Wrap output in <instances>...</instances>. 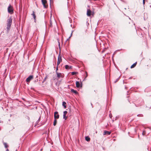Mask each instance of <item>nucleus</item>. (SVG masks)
<instances>
[{"label": "nucleus", "mask_w": 151, "mask_h": 151, "mask_svg": "<svg viewBox=\"0 0 151 151\" xmlns=\"http://www.w3.org/2000/svg\"><path fill=\"white\" fill-rule=\"evenodd\" d=\"M58 45L59 47L60 48V43L59 42H58ZM60 52H59V54L58 56V61L57 63V66H58L60 64V63L62 61V57L61 56H60Z\"/></svg>", "instance_id": "f03ea898"}, {"label": "nucleus", "mask_w": 151, "mask_h": 151, "mask_svg": "<svg viewBox=\"0 0 151 151\" xmlns=\"http://www.w3.org/2000/svg\"><path fill=\"white\" fill-rule=\"evenodd\" d=\"M7 10L8 12L11 14H12L13 13V8L12 6L9 4L7 8Z\"/></svg>", "instance_id": "7ed1b4c3"}, {"label": "nucleus", "mask_w": 151, "mask_h": 151, "mask_svg": "<svg viewBox=\"0 0 151 151\" xmlns=\"http://www.w3.org/2000/svg\"><path fill=\"white\" fill-rule=\"evenodd\" d=\"M91 105L92 106V108H93V105H92V104L91 103Z\"/></svg>", "instance_id": "58836bf2"}, {"label": "nucleus", "mask_w": 151, "mask_h": 151, "mask_svg": "<svg viewBox=\"0 0 151 151\" xmlns=\"http://www.w3.org/2000/svg\"><path fill=\"white\" fill-rule=\"evenodd\" d=\"M137 116H143V115L142 114H138L137 115Z\"/></svg>", "instance_id": "cd10ccee"}, {"label": "nucleus", "mask_w": 151, "mask_h": 151, "mask_svg": "<svg viewBox=\"0 0 151 151\" xmlns=\"http://www.w3.org/2000/svg\"><path fill=\"white\" fill-rule=\"evenodd\" d=\"M31 90H33V91H35V88H34L31 87Z\"/></svg>", "instance_id": "c9c22d12"}, {"label": "nucleus", "mask_w": 151, "mask_h": 151, "mask_svg": "<svg viewBox=\"0 0 151 151\" xmlns=\"http://www.w3.org/2000/svg\"><path fill=\"white\" fill-rule=\"evenodd\" d=\"M33 78V76L30 75L27 78L26 81L27 82L29 83Z\"/></svg>", "instance_id": "423d86ee"}, {"label": "nucleus", "mask_w": 151, "mask_h": 151, "mask_svg": "<svg viewBox=\"0 0 151 151\" xmlns=\"http://www.w3.org/2000/svg\"><path fill=\"white\" fill-rule=\"evenodd\" d=\"M119 117V116H117L115 118V120H116L117 119H118Z\"/></svg>", "instance_id": "2f4dec72"}, {"label": "nucleus", "mask_w": 151, "mask_h": 151, "mask_svg": "<svg viewBox=\"0 0 151 151\" xmlns=\"http://www.w3.org/2000/svg\"><path fill=\"white\" fill-rule=\"evenodd\" d=\"M38 77V76H37L36 77V78H37Z\"/></svg>", "instance_id": "de8ad7c7"}, {"label": "nucleus", "mask_w": 151, "mask_h": 151, "mask_svg": "<svg viewBox=\"0 0 151 151\" xmlns=\"http://www.w3.org/2000/svg\"><path fill=\"white\" fill-rule=\"evenodd\" d=\"M66 103L65 101H63L62 102V105L64 107V108L65 109L66 108Z\"/></svg>", "instance_id": "dca6fc26"}, {"label": "nucleus", "mask_w": 151, "mask_h": 151, "mask_svg": "<svg viewBox=\"0 0 151 151\" xmlns=\"http://www.w3.org/2000/svg\"><path fill=\"white\" fill-rule=\"evenodd\" d=\"M92 14V11L90 9H87V12L86 14L88 17H90Z\"/></svg>", "instance_id": "1a4fd4ad"}, {"label": "nucleus", "mask_w": 151, "mask_h": 151, "mask_svg": "<svg viewBox=\"0 0 151 151\" xmlns=\"http://www.w3.org/2000/svg\"><path fill=\"white\" fill-rule=\"evenodd\" d=\"M63 116V119H64L65 120H66L67 118V116Z\"/></svg>", "instance_id": "393cba45"}, {"label": "nucleus", "mask_w": 151, "mask_h": 151, "mask_svg": "<svg viewBox=\"0 0 151 151\" xmlns=\"http://www.w3.org/2000/svg\"><path fill=\"white\" fill-rule=\"evenodd\" d=\"M50 7H51V3H52V2H53V1H52V0H50Z\"/></svg>", "instance_id": "72a5a7b5"}, {"label": "nucleus", "mask_w": 151, "mask_h": 151, "mask_svg": "<svg viewBox=\"0 0 151 151\" xmlns=\"http://www.w3.org/2000/svg\"><path fill=\"white\" fill-rule=\"evenodd\" d=\"M71 91L74 93L76 94H78V91L76 90H74L73 89H71Z\"/></svg>", "instance_id": "f8f14e48"}, {"label": "nucleus", "mask_w": 151, "mask_h": 151, "mask_svg": "<svg viewBox=\"0 0 151 151\" xmlns=\"http://www.w3.org/2000/svg\"><path fill=\"white\" fill-rule=\"evenodd\" d=\"M50 27H52V22L50 20Z\"/></svg>", "instance_id": "f704fd0d"}, {"label": "nucleus", "mask_w": 151, "mask_h": 151, "mask_svg": "<svg viewBox=\"0 0 151 151\" xmlns=\"http://www.w3.org/2000/svg\"><path fill=\"white\" fill-rule=\"evenodd\" d=\"M40 118H41V116H40V117H39V118H38V120L36 121V124H38V123L39 122H40Z\"/></svg>", "instance_id": "412c9836"}, {"label": "nucleus", "mask_w": 151, "mask_h": 151, "mask_svg": "<svg viewBox=\"0 0 151 151\" xmlns=\"http://www.w3.org/2000/svg\"><path fill=\"white\" fill-rule=\"evenodd\" d=\"M120 77V76L117 79H116V81H114V83H116L118 81Z\"/></svg>", "instance_id": "5701e85b"}, {"label": "nucleus", "mask_w": 151, "mask_h": 151, "mask_svg": "<svg viewBox=\"0 0 151 151\" xmlns=\"http://www.w3.org/2000/svg\"><path fill=\"white\" fill-rule=\"evenodd\" d=\"M145 133H146L145 131V130H143L142 132V135L143 136H144L145 135Z\"/></svg>", "instance_id": "b1692460"}, {"label": "nucleus", "mask_w": 151, "mask_h": 151, "mask_svg": "<svg viewBox=\"0 0 151 151\" xmlns=\"http://www.w3.org/2000/svg\"><path fill=\"white\" fill-rule=\"evenodd\" d=\"M57 122V121L56 119H54V122H53V125L54 126H55L56 125Z\"/></svg>", "instance_id": "6ab92c4d"}, {"label": "nucleus", "mask_w": 151, "mask_h": 151, "mask_svg": "<svg viewBox=\"0 0 151 151\" xmlns=\"http://www.w3.org/2000/svg\"><path fill=\"white\" fill-rule=\"evenodd\" d=\"M128 93H129V91H127V95H128Z\"/></svg>", "instance_id": "37998d69"}, {"label": "nucleus", "mask_w": 151, "mask_h": 151, "mask_svg": "<svg viewBox=\"0 0 151 151\" xmlns=\"http://www.w3.org/2000/svg\"><path fill=\"white\" fill-rule=\"evenodd\" d=\"M113 140L114 141H115V140H116V139H113Z\"/></svg>", "instance_id": "a19ab883"}, {"label": "nucleus", "mask_w": 151, "mask_h": 151, "mask_svg": "<svg viewBox=\"0 0 151 151\" xmlns=\"http://www.w3.org/2000/svg\"><path fill=\"white\" fill-rule=\"evenodd\" d=\"M85 139V140L87 142H89L90 140V137L88 136L86 137Z\"/></svg>", "instance_id": "4468645a"}, {"label": "nucleus", "mask_w": 151, "mask_h": 151, "mask_svg": "<svg viewBox=\"0 0 151 151\" xmlns=\"http://www.w3.org/2000/svg\"><path fill=\"white\" fill-rule=\"evenodd\" d=\"M127 87H126V86H125V89H127Z\"/></svg>", "instance_id": "4c0bfd02"}, {"label": "nucleus", "mask_w": 151, "mask_h": 151, "mask_svg": "<svg viewBox=\"0 0 151 151\" xmlns=\"http://www.w3.org/2000/svg\"><path fill=\"white\" fill-rule=\"evenodd\" d=\"M128 101H129V102L130 103H130V101H129V99H128Z\"/></svg>", "instance_id": "79ce46f5"}, {"label": "nucleus", "mask_w": 151, "mask_h": 151, "mask_svg": "<svg viewBox=\"0 0 151 151\" xmlns=\"http://www.w3.org/2000/svg\"><path fill=\"white\" fill-rule=\"evenodd\" d=\"M138 137L139 138V135H138Z\"/></svg>", "instance_id": "09e8293b"}, {"label": "nucleus", "mask_w": 151, "mask_h": 151, "mask_svg": "<svg viewBox=\"0 0 151 151\" xmlns=\"http://www.w3.org/2000/svg\"><path fill=\"white\" fill-rule=\"evenodd\" d=\"M47 78V76H46L45 77V78H44V80H43V81L42 82V83H43L46 81V80Z\"/></svg>", "instance_id": "a878e982"}, {"label": "nucleus", "mask_w": 151, "mask_h": 151, "mask_svg": "<svg viewBox=\"0 0 151 151\" xmlns=\"http://www.w3.org/2000/svg\"><path fill=\"white\" fill-rule=\"evenodd\" d=\"M65 69L67 70L69 69H71L72 67L71 66H70V67H69V66L68 65H65Z\"/></svg>", "instance_id": "ddd939ff"}, {"label": "nucleus", "mask_w": 151, "mask_h": 151, "mask_svg": "<svg viewBox=\"0 0 151 151\" xmlns=\"http://www.w3.org/2000/svg\"><path fill=\"white\" fill-rule=\"evenodd\" d=\"M58 70V66H57L56 68V71H55L56 73V72H57V71Z\"/></svg>", "instance_id": "7c9ffc66"}, {"label": "nucleus", "mask_w": 151, "mask_h": 151, "mask_svg": "<svg viewBox=\"0 0 151 151\" xmlns=\"http://www.w3.org/2000/svg\"><path fill=\"white\" fill-rule=\"evenodd\" d=\"M139 102H138V104H135V105L136 107H138L143 105L144 103V101L143 99H140L138 100Z\"/></svg>", "instance_id": "20e7f679"}, {"label": "nucleus", "mask_w": 151, "mask_h": 151, "mask_svg": "<svg viewBox=\"0 0 151 151\" xmlns=\"http://www.w3.org/2000/svg\"><path fill=\"white\" fill-rule=\"evenodd\" d=\"M115 53V52L114 53V54H113V55H114Z\"/></svg>", "instance_id": "c03bdc74"}, {"label": "nucleus", "mask_w": 151, "mask_h": 151, "mask_svg": "<svg viewBox=\"0 0 151 151\" xmlns=\"http://www.w3.org/2000/svg\"><path fill=\"white\" fill-rule=\"evenodd\" d=\"M3 144L4 145V147L5 148H7L8 147V145H7V143L3 142Z\"/></svg>", "instance_id": "a211bd4d"}, {"label": "nucleus", "mask_w": 151, "mask_h": 151, "mask_svg": "<svg viewBox=\"0 0 151 151\" xmlns=\"http://www.w3.org/2000/svg\"><path fill=\"white\" fill-rule=\"evenodd\" d=\"M54 119H58L59 118V115L58 114V112L57 111H55L54 113Z\"/></svg>", "instance_id": "6e6552de"}, {"label": "nucleus", "mask_w": 151, "mask_h": 151, "mask_svg": "<svg viewBox=\"0 0 151 151\" xmlns=\"http://www.w3.org/2000/svg\"><path fill=\"white\" fill-rule=\"evenodd\" d=\"M111 133V132L107 131H105L104 132L103 135H110Z\"/></svg>", "instance_id": "9b49d317"}, {"label": "nucleus", "mask_w": 151, "mask_h": 151, "mask_svg": "<svg viewBox=\"0 0 151 151\" xmlns=\"http://www.w3.org/2000/svg\"><path fill=\"white\" fill-rule=\"evenodd\" d=\"M57 76V77L58 78V79L60 78V77L63 78V76L61 73H59L58 72H56V73Z\"/></svg>", "instance_id": "9d476101"}, {"label": "nucleus", "mask_w": 151, "mask_h": 151, "mask_svg": "<svg viewBox=\"0 0 151 151\" xmlns=\"http://www.w3.org/2000/svg\"><path fill=\"white\" fill-rule=\"evenodd\" d=\"M70 26L71 27H72V24H71Z\"/></svg>", "instance_id": "8fccbe9b"}, {"label": "nucleus", "mask_w": 151, "mask_h": 151, "mask_svg": "<svg viewBox=\"0 0 151 151\" xmlns=\"http://www.w3.org/2000/svg\"><path fill=\"white\" fill-rule=\"evenodd\" d=\"M137 64V62H136L135 63H134V64H133L130 67V68H134L136 65Z\"/></svg>", "instance_id": "2eb2a0df"}, {"label": "nucleus", "mask_w": 151, "mask_h": 151, "mask_svg": "<svg viewBox=\"0 0 151 151\" xmlns=\"http://www.w3.org/2000/svg\"><path fill=\"white\" fill-rule=\"evenodd\" d=\"M22 99L23 100H24V98H22Z\"/></svg>", "instance_id": "a18cd8bd"}, {"label": "nucleus", "mask_w": 151, "mask_h": 151, "mask_svg": "<svg viewBox=\"0 0 151 151\" xmlns=\"http://www.w3.org/2000/svg\"><path fill=\"white\" fill-rule=\"evenodd\" d=\"M12 19L11 17H10L8 19L7 21V26L6 28V32L8 33L9 31L11 26L12 25Z\"/></svg>", "instance_id": "f257e3e1"}, {"label": "nucleus", "mask_w": 151, "mask_h": 151, "mask_svg": "<svg viewBox=\"0 0 151 151\" xmlns=\"http://www.w3.org/2000/svg\"><path fill=\"white\" fill-rule=\"evenodd\" d=\"M145 0H143V4L144 5L145 4Z\"/></svg>", "instance_id": "473e14b6"}, {"label": "nucleus", "mask_w": 151, "mask_h": 151, "mask_svg": "<svg viewBox=\"0 0 151 151\" xmlns=\"http://www.w3.org/2000/svg\"><path fill=\"white\" fill-rule=\"evenodd\" d=\"M6 151H9V150L7 149L6 150Z\"/></svg>", "instance_id": "ea45409f"}, {"label": "nucleus", "mask_w": 151, "mask_h": 151, "mask_svg": "<svg viewBox=\"0 0 151 151\" xmlns=\"http://www.w3.org/2000/svg\"><path fill=\"white\" fill-rule=\"evenodd\" d=\"M109 117L110 118H111L112 117V115L111 114H110L109 115Z\"/></svg>", "instance_id": "c756f323"}, {"label": "nucleus", "mask_w": 151, "mask_h": 151, "mask_svg": "<svg viewBox=\"0 0 151 151\" xmlns=\"http://www.w3.org/2000/svg\"><path fill=\"white\" fill-rule=\"evenodd\" d=\"M32 15L33 17L35 19V20H36V15L35 14V12L34 11L33 12L32 14Z\"/></svg>", "instance_id": "f3484780"}, {"label": "nucleus", "mask_w": 151, "mask_h": 151, "mask_svg": "<svg viewBox=\"0 0 151 151\" xmlns=\"http://www.w3.org/2000/svg\"><path fill=\"white\" fill-rule=\"evenodd\" d=\"M78 73V72L75 71H73L71 73V74L72 75H76Z\"/></svg>", "instance_id": "aec40b11"}, {"label": "nucleus", "mask_w": 151, "mask_h": 151, "mask_svg": "<svg viewBox=\"0 0 151 151\" xmlns=\"http://www.w3.org/2000/svg\"><path fill=\"white\" fill-rule=\"evenodd\" d=\"M73 31H72V32H71V35H70V36L69 37L68 39H67V40H66V42L68 40V39H69V38L71 37V36H72V33H73Z\"/></svg>", "instance_id": "bb28decb"}, {"label": "nucleus", "mask_w": 151, "mask_h": 151, "mask_svg": "<svg viewBox=\"0 0 151 151\" xmlns=\"http://www.w3.org/2000/svg\"><path fill=\"white\" fill-rule=\"evenodd\" d=\"M38 81V79H36L34 81V83H36Z\"/></svg>", "instance_id": "c85d7f7f"}, {"label": "nucleus", "mask_w": 151, "mask_h": 151, "mask_svg": "<svg viewBox=\"0 0 151 151\" xmlns=\"http://www.w3.org/2000/svg\"><path fill=\"white\" fill-rule=\"evenodd\" d=\"M150 7H151V5H150Z\"/></svg>", "instance_id": "49530a36"}, {"label": "nucleus", "mask_w": 151, "mask_h": 151, "mask_svg": "<svg viewBox=\"0 0 151 151\" xmlns=\"http://www.w3.org/2000/svg\"><path fill=\"white\" fill-rule=\"evenodd\" d=\"M42 3L43 4L44 7L45 8H47V5H46L47 1L46 0H41Z\"/></svg>", "instance_id": "39448f33"}, {"label": "nucleus", "mask_w": 151, "mask_h": 151, "mask_svg": "<svg viewBox=\"0 0 151 151\" xmlns=\"http://www.w3.org/2000/svg\"><path fill=\"white\" fill-rule=\"evenodd\" d=\"M86 78L88 76V73L87 72H86Z\"/></svg>", "instance_id": "e433bc0d"}, {"label": "nucleus", "mask_w": 151, "mask_h": 151, "mask_svg": "<svg viewBox=\"0 0 151 151\" xmlns=\"http://www.w3.org/2000/svg\"><path fill=\"white\" fill-rule=\"evenodd\" d=\"M67 113L68 112L67 111H64L63 112V115L66 116V115L67 114Z\"/></svg>", "instance_id": "4be33fe9"}, {"label": "nucleus", "mask_w": 151, "mask_h": 151, "mask_svg": "<svg viewBox=\"0 0 151 151\" xmlns=\"http://www.w3.org/2000/svg\"><path fill=\"white\" fill-rule=\"evenodd\" d=\"M76 87L77 88H79L82 87V82H81V83L78 81H76Z\"/></svg>", "instance_id": "0eeeda50"}]
</instances>
